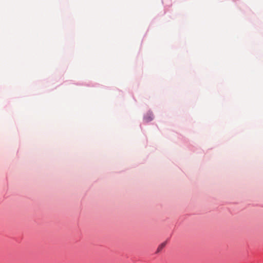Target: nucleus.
<instances>
[{
	"instance_id": "f257e3e1",
	"label": "nucleus",
	"mask_w": 263,
	"mask_h": 263,
	"mask_svg": "<svg viewBox=\"0 0 263 263\" xmlns=\"http://www.w3.org/2000/svg\"><path fill=\"white\" fill-rule=\"evenodd\" d=\"M154 119V116L152 112L149 111L146 114V115L144 117V120L145 122H150Z\"/></svg>"
},
{
	"instance_id": "f03ea898",
	"label": "nucleus",
	"mask_w": 263,
	"mask_h": 263,
	"mask_svg": "<svg viewBox=\"0 0 263 263\" xmlns=\"http://www.w3.org/2000/svg\"><path fill=\"white\" fill-rule=\"evenodd\" d=\"M165 245H166L165 242H163L161 245H160L159 246V247H158L157 252H160L165 246Z\"/></svg>"
}]
</instances>
